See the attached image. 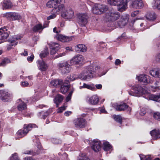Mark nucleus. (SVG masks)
<instances>
[{"instance_id":"obj_49","label":"nucleus","mask_w":160,"mask_h":160,"mask_svg":"<svg viewBox=\"0 0 160 160\" xmlns=\"http://www.w3.org/2000/svg\"><path fill=\"white\" fill-rule=\"evenodd\" d=\"M66 109V107L63 106L61 107L60 108H58L57 110V112L58 113H61L63 111L65 110Z\"/></svg>"},{"instance_id":"obj_19","label":"nucleus","mask_w":160,"mask_h":160,"mask_svg":"<svg viewBox=\"0 0 160 160\" xmlns=\"http://www.w3.org/2000/svg\"><path fill=\"white\" fill-rule=\"evenodd\" d=\"M91 147L96 152H98L101 150V144L100 142L98 139L94 140L92 142Z\"/></svg>"},{"instance_id":"obj_30","label":"nucleus","mask_w":160,"mask_h":160,"mask_svg":"<svg viewBox=\"0 0 160 160\" xmlns=\"http://www.w3.org/2000/svg\"><path fill=\"white\" fill-rule=\"evenodd\" d=\"M63 99V96L60 94H58L56 96L54 99V102L56 104L57 107H58L59 104L62 101Z\"/></svg>"},{"instance_id":"obj_15","label":"nucleus","mask_w":160,"mask_h":160,"mask_svg":"<svg viewBox=\"0 0 160 160\" xmlns=\"http://www.w3.org/2000/svg\"><path fill=\"white\" fill-rule=\"evenodd\" d=\"M114 107L116 110L118 111H124L127 110V111L130 112L132 110L131 108L124 103L119 105H115Z\"/></svg>"},{"instance_id":"obj_18","label":"nucleus","mask_w":160,"mask_h":160,"mask_svg":"<svg viewBox=\"0 0 160 160\" xmlns=\"http://www.w3.org/2000/svg\"><path fill=\"white\" fill-rule=\"evenodd\" d=\"M83 57L82 55L78 54L74 56L70 60V63L72 64H78L82 63Z\"/></svg>"},{"instance_id":"obj_51","label":"nucleus","mask_w":160,"mask_h":160,"mask_svg":"<svg viewBox=\"0 0 160 160\" xmlns=\"http://www.w3.org/2000/svg\"><path fill=\"white\" fill-rule=\"evenodd\" d=\"M34 55L32 54L30 56H28L27 58V60L28 62H32L34 58Z\"/></svg>"},{"instance_id":"obj_14","label":"nucleus","mask_w":160,"mask_h":160,"mask_svg":"<svg viewBox=\"0 0 160 160\" xmlns=\"http://www.w3.org/2000/svg\"><path fill=\"white\" fill-rule=\"evenodd\" d=\"M136 78L141 83L146 85L150 82L149 76L145 74H141L139 76H137Z\"/></svg>"},{"instance_id":"obj_9","label":"nucleus","mask_w":160,"mask_h":160,"mask_svg":"<svg viewBox=\"0 0 160 160\" xmlns=\"http://www.w3.org/2000/svg\"><path fill=\"white\" fill-rule=\"evenodd\" d=\"M21 37L20 36L17 37L14 35L13 37H10L8 41L10 43L7 45V48L8 50H10L12 48V47L15 46L18 43L17 41L21 39Z\"/></svg>"},{"instance_id":"obj_21","label":"nucleus","mask_w":160,"mask_h":160,"mask_svg":"<svg viewBox=\"0 0 160 160\" xmlns=\"http://www.w3.org/2000/svg\"><path fill=\"white\" fill-rule=\"evenodd\" d=\"M55 38L57 40L63 42H68L72 39L71 38L60 34H57Z\"/></svg>"},{"instance_id":"obj_24","label":"nucleus","mask_w":160,"mask_h":160,"mask_svg":"<svg viewBox=\"0 0 160 160\" xmlns=\"http://www.w3.org/2000/svg\"><path fill=\"white\" fill-rule=\"evenodd\" d=\"M48 22H45L44 23L42 26L41 24H38L35 25L33 28V31L37 32L42 31L44 28L48 26Z\"/></svg>"},{"instance_id":"obj_57","label":"nucleus","mask_w":160,"mask_h":160,"mask_svg":"<svg viewBox=\"0 0 160 160\" xmlns=\"http://www.w3.org/2000/svg\"><path fill=\"white\" fill-rule=\"evenodd\" d=\"M21 55L26 56L28 55V52L27 50H25L23 52L21 53Z\"/></svg>"},{"instance_id":"obj_60","label":"nucleus","mask_w":160,"mask_h":160,"mask_svg":"<svg viewBox=\"0 0 160 160\" xmlns=\"http://www.w3.org/2000/svg\"><path fill=\"white\" fill-rule=\"evenodd\" d=\"M96 88L98 89H101L102 88V85L101 84H96L95 85Z\"/></svg>"},{"instance_id":"obj_61","label":"nucleus","mask_w":160,"mask_h":160,"mask_svg":"<svg viewBox=\"0 0 160 160\" xmlns=\"http://www.w3.org/2000/svg\"><path fill=\"white\" fill-rule=\"evenodd\" d=\"M65 55V53H60V54H59V55H56L55 56V58H59L60 57H62V56H63Z\"/></svg>"},{"instance_id":"obj_6","label":"nucleus","mask_w":160,"mask_h":160,"mask_svg":"<svg viewBox=\"0 0 160 160\" xmlns=\"http://www.w3.org/2000/svg\"><path fill=\"white\" fill-rule=\"evenodd\" d=\"M108 9L106 5L96 4L92 8V12L95 14H101L106 11Z\"/></svg>"},{"instance_id":"obj_3","label":"nucleus","mask_w":160,"mask_h":160,"mask_svg":"<svg viewBox=\"0 0 160 160\" xmlns=\"http://www.w3.org/2000/svg\"><path fill=\"white\" fill-rule=\"evenodd\" d=\"M64 0H51L47 2L46 5L48 7L53 8L52 11L57 14L64 8Z\"/></svg>"},{"instance_id":"obj_44","label":"nucleus","mask_w":160,"mask_h":160,"mask_svg":"<svg viewBox=\"0 0 160 160\" xmlns=\"http://www.w3.org/2000/svg\"><path fill=\"white\" fill-rule=\"evenodd\" d=\"M153 118L158 121H160V112H157L153 113Z\"/></svg>"},{"instance_id":"obj_12","label":"nucleus","mask_w":160,"mask_h":160,"mask_svg":"<svg viewBox=\"0 0 160 160\" xmlns=\"http://www.w3.org/2000/svg\"><path fill=\"white\" fill-rule=\"evenodd\" d=\"M120 18L119 20L115 22V26L116 27L122 28L127 23L128 18L127 15H123L120 16Z\"/></svg>"},{"instance_id":"obj_27","label":"nucleus","mask_w":160,"mask_h":160,"mask_svg":"<svg viewBox=\"0 0 160 160\" xmlns=\"http://www.w3.org/2000/svg\"><path fill=\"white\" fill-rule=\"evenodd\" d=\"M150 74L153 77L158 78L160 80V68H155L149 71Z\"/></svg>"},{"instance_id":"obj_55","label":"nucleus","mask_w":160,"mask_h":160,"mask_svg":"<svg viewBox=\"0 0 160 160\" xmlns=\"http://www.w3.org/2000/svg\"><path fill=\"white\" fill-rule=\"evenodd\" d=\"M29 85L27 81H24L22 82L21 85L23 87H27Z\"/></svg>"},{"instance_id":"obj_7","label":"nucleus","mask_w":160,"mask_h":160,"mask_svg":"<svg viewBox=\"0 0 160 160\" xmlns=\"http://www.w3.org/2000/svg\"><path fill=\"white\" fill-rule=\"evenodd\" d=\"M120 14L118 12H109L106 15L105 18L108 22H113L119 19Z\"/></svg>"},{"instance_id":"obj_54","label":"nucleus","mask_w":160,"mask_h":160,"mask_svg":"<svg viewBox=\"0 0 160 160\" xmlns=\"http://www.w3.org/2000/svg\"><path fill=\"white\" fill-rule=\"evenodd\" d=\"M51 44H54L53 46V48L56 50H58L59 49V45L58 43L55 42H52Z\"/></svg>"},{"instance_id":"obj_39","label":"nucleus","mask_w":160,"mask_h":160,"mask_svg":"<svg viewBox=\"0 0 160 160\" xmlns=\"http://www.w3.org/2000/svg\"><path fill=\"white\" fill-rule=\"evenodd\" d=\"M83 88H87L92 90H94L96 89L94 87H92L86 83H84L82 86H81L80 87V89H82Z\"/></svg>"},{"instance_id":"obj_17","label":"nucleus","mask_w":160,"mask_h":160,"mask_svg":"<svg viewBox=\"0 0 160 160\" xmlns=\"http://www.w3.org/2000/svg\"><path fill=\"white\" fill-rule=\"evenodd\" d=\"M5 15L7 18L12 20H19L21 18L19 15L15 12H7L5 14Z\"/></svg>"},{"instance_id":"obj_31","label":"nucleus","mask_w":160,"mask_h":160,"mask_svg":"<svg viewBox=\"0 0 160 160\" xmlns=\"http://www.w3.org/2000/svg\"><path fill=\"white\" fill-rule=\"evenodd\" d=\"M78 78L77 75L75 74H73L70 76H68L64 81V83L67 84H68L71 81H73Z\"/></svg>"},{"instance_id":"obj_52","label":"nucleus","mask_w":160,"mask_h":160,"mask_svg":"<svg viewBox=\"0 0 160 160\" xmlns=\"http://www.w3.org/2000/svg\"><path fill=\"white\" fill-rule=\"evenodd\" d=\"M38 100V98H37L36 95H34L32 96V97L30 98V100L31 102H34Z\"/></svg>"},{"instance_id":"obj_33","label":"nucleus","mask_w":160,"mask_h":160,"mask_svg":"<svg viewBox=\"0 0 160 160\" xmlns=\"http://www.w3.org/2000/svg\"><path fill=\"white\" fill-rule=\"evenodd\" d=\"M63 83L62 80H53L51 81L50 85L52 87H57L59 85H61Z\"/></svg>"},{"instance_id":"obj_63","label":"nucleus","mask_w":160,"mask_h":160,"mask_svg":"<svg viewBox=\"0 0 160 160\" xmlns=\"http://www.w3.org/2000/svg\"><path fill=\"white\" fill-rule=\"evenodd\" d=\"M24 160H34L31 157H27V158H24Z\"/></svg>"},{"instance_id":"obj_2","label":"nucleus","mask_w":160,"mask_h":160,"mask_svg":"<svg viewBox=\"0 0 160 160\" xmlns=\"http://www.w3.org/2000/svg\"><path fill=\"white\" fill-rule=\"evenodd\" d=\"M99 67L95 64L87 66L82 74L81 78L84 80L96 76V73L98 72Z\"/></svg>"},{"instance_id":"obj_34","label":"nucleus","mask_w":160,"mask_h":160,"mask_svg":"<svg viewBox=\"0 0 160 160\" xmlns=\"http://www.w3.org/2000/svg\"><path fill=\"white\" fill-rule=\"evenodd\" d=\"M146 18L147 19L150 21H153L156 19V16L154 12H150L147 14Z\"/></svg>"},{"instance_id":"obj_13","label":"nucleus","mask_w":160,"mask_h":160,"mask_svg":"<svg viewBox=\"0 0 160 160\" xmlns=\"http://www.w3.org/2000/svg\"><path fill=\"white\" fill-rule=\"evenodd\" d=\"M78 18V23L80 25L84 26L87 24L88 17L86 14L85 13L79 14Z\"/></svg>"},{"instance_id":"obj_5","label":"nucleus","mask_w":160,"mask_h":160,"mask_svg":"<svg viewBox=\"0 0 160 160\" xmlns=\"http://www.w3.org/2000/svg\"><path fill=\"white\" fill-rule=\"evenodd\" d=\"M108 2L111 5L117 6L118 9L120 12L125 9L126 3L123 0H108Z\"/></svg>"},{"instance_id":"obj_62","label":"nucleus","mask_w":160,"mask_h":160,"mask_svg":"<svg viewBox=\"0 0 160 160\" xmlns=\"http://www.w3.org/2000/svg\"><path fill=\"white\" fill-rule=\"evenodd\" d=\"M159 89V87H155L153 89H152V90L154 92L156 91H157Z\"/></svg>"},{"instance_id":"obj_22","label":"nucleus","mask_w":160,"mask_h":160,"mask_svg":"<svg viewBox=\"0 0 160 160\" xmlns=\"http://www.w3.org/2000/svg\"><path fill=\"white\" fill-rule=\"evenodd\" d=\"M7 30L6 28L0 29V40L4 41L7 39L9 36V34L7 32Z\"/></svg>"},{"instance_id":"obj_1","label":"nucleus","mask_w":160,"mask_h":160,"mask_svg":"<svg viewBox=\"0 0 160 160\" xmlns=\"http://www.w3.org/2000/svg\"><path fill=\"white\" fill-rule=\"evenodd\" d=\"M129 86L134 91L135 93L138 94L136 95L137 96H139L142 94L146 95L147 96V98L148 97L149 99L160 102V94L158 95L151 94L147 90L143 88L140 85H136L132 86L129 84Z\"/></svg>"},{"instance_id":"obj_41","label":"nucleus","mask_w":160,"mask_h":160,"mask_svg":"<svg viewBox=\"0 0 160 160\" xmlns=\"http://www.w3.org/2000/svg\"><path fill=\"white\" fill-rule=\"evenodd\" d=\"M10 62V61L9 59L7 58H5L0 63V66H5L7 64L9 63Z\"/></svg>"},{"instance_id":"obj_42","label":"nucleus","mask_w":160,"mask_h":160,"mask_svg":"<svg viewBox=\"0 0 160 160\" xmlns=\"http://www.w3.org/2000/svg\"><path fill=\"white\" fill-rule=\"evenodd\" d=\"M139 156L141 160H151V156L149 155L145 156L142 154H140Z\"/></svg>"},{"instance_id":"obj_40","label":"nucleus","mask_w":160,"mask_h":160,"mask_svg":"<svg viewBox=\"0 0 160 160\" xmlns=\"http://www.w3.org/2000/svg\"><path fill=\"white\" fill-rule=\"evenodd\" d=\"M113 118L117 122L121 124L122 122V118L120 115H114L113 116Z\"/></svg>"},{"instance_id":"obj_23","label":"nucleus","mask_w":160,"mask_h":160,"mask_svg":"<svg viewBox=\"0 0 160 160\" xmlns=\"http://www.w3.org/2000/svg\"><path fill=\"white\" fill-rule=\"evenodd\" d=\"M11 94L6 91L1 90L0 91V98L3 101H7L9 98L11 96Z\"/></svg>"},{"instance_id":"obj_20","label":"nucleus","mask_w":160,"mask_h":160,"mask_svg":"<svg viewBox=\"0 0 160 160\" xmlns=\"http://www.w3.org/2000/svg\"><path fill=\"white\" fill-rule=\"evenodd\" d=\"M87 100L89 104L96 105L98 103L99 99L97 95H93L90 97H88Z\"/></svg>"},{"instance_id":"obj_25","label":"nucleus","mask_w":160,"mask_h":160,"mask_svg":"<svg viewBox=\"0 0 160 160\" xmlns=\"http://www.w3.org/2000/svg\"><path fill=\"white\" fill-rule=\"evenodd\" d=\"M152 138L154 139L160 138V129H155L150 132Z\"/></svg>"},{"instance_id":"obj_35","label":"nucleus","mask_w":160,"mask_h":160,"mask_svg":"<svg viewBox=\"0 0 160 160\" xmlns=\"http://www.w3.org/2000/svg\"><path fill=\"white\" fill-rule=\"evenodd\" d=\"M103 148L105 151H108L111 149L112 150V146L108 142H105L103 143Z\"/></svg>"},{"instance_id":"obj_47","label":"nucleus","mask_w":160,"mask_h":160,"mask_svg":"<svg viewBox=\"0 0 160 160\" xmlns=\"http://www.w3.org/2000/svg\"><path fill=\"white\" fill-rule=\"evenodd\" d=\"M52 142L54 144H59L61 143V140L57 138H52Z\"/></svg>"},{"instance_id":"obj_59","label":"nucleus","mask_w":160,"mask_h":160,"mask_svg":"<svg viewBox=\"0 0 160 160\" xmlns=\"http://www.w3.org/2000/svg\"><path fill=\"white\" fill-rule=\"evenodd\" d=\"M121 61L119 59H117L115 62L116 65H118L121 63Z\"/></svg>"},{"instance_id":"obj_16","label":"nucleus","mask_w":160,"mask_h":160,"mask_svg":"<svg viewBox=\"0 0 160 160\" xmlns=\"http://www.w3.org/2000/svg\"><path fill=\"white\" fill-rule=\"evenodd\" d=\"M75 127L78 128H84L86 124L85 120L82 118H78L74 121Z\"/></svg>"},{"instance_id":"obj_46","label":"nucleus","mask_w":160,"mask_h":160,"mask_svg":"<svg viewBox=\"0 0 160 160\" xmlns=\"http://www.w3.org/2000/svg\"><path fill=\"white\" fill-rule=\"evenodd\" d=\"M23 153L25 154H30L32 155H34L38 153V152H33L32 151H26L23 152Z\"/></svg>"},{"instance_id":"obj_58","label":"nucleus","mask_w":160,"mask_h":160,"mask_svg":"<svg viewBox=\"0 0 160 160\" xmlns=\"http://www.w3.org/2000/svg\"><path fill=\"white\" fill-rule=\"evenodd\" d=\"M72 113L71 112L69 111H67L65 112L64 114L66 116H68Z\"/></svg>"},{"instance_id":"obj_48","label":"nucleus","mask_w":160,"mask_h":160,"mask_svg":"<svg viewBox=\"0 0 160 160\" xmlns=\"http://www.w3.org/2000/svg\"><path fill=\"white\" fill-rule=\"evenodd\" d=\"M10 160H19L17 153H15L12 154V156L10 157Z\"/></svg>"},{"instance_id":"obj_43","label":"nucleus","mask_w":160,"mask_h":160,"mask_svg":"<svg viewBox=\"0 0 160 160\" xmlns=\"http://www.w3.org/2000/svg\"><path fill=\"white\" fill-rule=\"evenodd\" d=\"M48 54V51L47 49H45L44 51H42L40 54V56L42 58L46 57Z\"/></svg>"},{"instance_id":"obj_32","label":"nucleus","mask_w":160,"mask_h":160,"mask_svg":"<svg viewBox=\"0 0 160 160\" xmlns=\"http://www.w3.org/2000/svg\"><path fill=\"white\" fill-rule=\"evenodd\" d=\"M62 83L63 84H61V92L62 93L64 94L69 89L70 87L68 84H67L66 83H65L64 82L63 83V82Z\"/></svg>"},{"instance_id":"obj_53","label":"nucleus","mask_w":160,"mask_h":160,"mask_svg":"<svg viewBox=\"0 0 160 160\" xmlns=\"http://www.w3.org/2000/svg\"><path fill=\"white\" fill-rule=\"evenodd\" d=\"M155 59L157 62L160 63V53L156 55Z\"/></svg>"},{"instance_id":"obj_29","label":"nucleus","mask_w":160,"mask_h":160,"mask_svg":"<svg viewBox=\"0 0 160 160\" xmlns=\"http://www.w3.org/2000/svg\"><path fill=\"white\" fill-rule=\"evenodd\" d=\"M75 50L76 52H83L86 51L87 48L86 46L83 44H79L75 46Z\"/></svg>"},{"instance_id":"obj_11","label":"nucleus","mask_w":160,"mask_h":160,"mask_svg":"<svg viewBox=\"0 0 160 160\" xmlns=\"http://www.w3.org/2000/svg\"><path fill=\"white\" fill-rule=\"evenodd\" d=\"M120 18L119 20L115 22V26L116 27L122 28L127 23L128 18L127 15H123L120 16Z\"/></svg>"},{"instance_id":"obj_38","label":"nucleus","mask_w":160,"mask_h":160,"mask_svg":"<svg viewBox=\"0 0 160 160\" xmlns=\"http://www.w3.org/2000/svg\"><path fill=\"white\" fill-rule=\"evenodd\" d=\"M18 108L19 111H22L27 108L26 104L24 102H22L19 104Z\"/></svg>"},{"instance_id":"obj_10","label":"nucleus","mask_w":160,"mask_h":160,"mask_svg":"<svg viewBox=\"0 0 160 160\" xmlns=\"http://www.w3.org/2000/svg\"><path fill=\"white\" fill-rule=\"evenodd\" d=\"M62 10L61 16L65 19H70L74 17V12L72 9L68 8L65 10L64 8Z\"/></svg>"},{"instance_id":"obj_28","label":"nucleus","mask_w":160,"mask_h":160,"mask_svg":"<svg viewBox=\"0 0 160 160\" xmlns=\"http://www.w3.org/2000/svg\"><path fill=\"white\" fill-rule=\"evenodd\" d=\"M37 62L38 64V68L40 70L42 71H45L47 68V65L45 63V62L42 60H38Z\"/></svg>"},{"instance_id":"obj_64","label":"nucleus","mask_w":160,"mask_h":160,"mask_svg":"<svg viewBox=\"0 0 160 160\" xmlns=\"http://www.w3.org/2000/svg\"><path fill=\"white\" fill-rule=\"evenodd\" d=\"M71 97V96H70L68 95V96L66 98V101L67 102H68L70 100Z\"/></svg>"},{"instance_id":"obj_36","label":"nucleus","mask_w":160,"mask_h":160,"mask_svg":"<svg viewBox=\"0 0 160 160\" xmlns=\"http://www.w3.org/2000/svg\"><path fill=\"white\" fill-rule=\"evenodd\" d=\"M48 115L49 113L48 111L44 112L42 111L39 112L38 114V116L41 118L45 119Z\"/></svg>"},{"instance_id":"obj_26","label":"nucleus","mask_w":160,"mask_h":160,"mask_svg":"<svg viewBox=\"0 0 160 160\" xmlns=\"http://www.w3.org/2000/svg\"><path fill=\"white\" fill-rule=\"evenodd\" d=\"M131 5L132 8H137L142 7L143 3L142 0H132Z\"/></svg>"},{"instance_id":"obj_50","label":"nucleus","mask_w":160,"mask_h":160,"mask_svg":"<svg viewBox=\"0 0 160 160\" xmlns=\"http://www.w3.org/2000/svg\"><path fill=\"white\" fill-rule=\"evenodd\" d=\"M53 12V13L51 14V15L48 17L47 18V19L48 20H50V19H53L55 18L57 15L59 13H56V12Z\"/></svg>"},{"instance_id":"obj_37","label":"nucleus","mask_w":160,"mask_h":160,"mask_svg":"<svg viewBox=\"0 0 160 160\" xmlns=\"http://www.w3.org/2000/svg\"><path fill=\"white\" fill-rule=\"evenodd\" d=\"M4 7L7 9L11 8L12 5V3L9 0H6L4 1Z\"/></svg>"},{"instance_id":"obj_56","label":"nucleus","mask_w":160,"mask_h":160,"mask_svg":"<svg viewBox=\"0 0 160 160\" xmlns=\"http://www.w3.org/2000/svg\"><path fill=\"white\" fill-rule=\"evenodd\" d=\"M155 3L157 5V7L158 9L160 10V1L158 2L157 1H155Z\"/></svg>"},{"instance_id":"obj_8","label":"nucleus","mask_w":160,"mask_h":160,"mask_svg":"<svg viewBox=\"0 0 160 160\" xmlns=\"http://www.w3.org/2000/svg\"><path fill=\"white\" fill-rule=\"evenodd\" d=\"M58 66L59 70L62 74H66L70 72L71 70L70 66L66 62L59 63Z\"/></svg>"},{"instance_id":"obj_4","label":"nucleus","mask_w":160,"mask_h":160,"mask_svg":"<svg viewBox=\"0 0 160 160\" xmlns=\"http://www.w3.org/2000/svg\"><path fill=\"white\" fill-rule=\"evenodd\" d=\"M37 127V126L35 124H24L23 128L19 130L16 133V139H19L24 137L32 128Z\"/></svg>"},{"instance_id":"obj_45","label":"nucleus","mask_w":160,"mask_h":160,"mask_svg":"<svg viewBox=\"0 0 160 160\" xmlns=\"http://www.w3.org/2000/svg\"><path fill=\"white\" fill-rule=\"evenodd\" d=\"M54 44H51L50 46V48L51 49V50L50 51V54L51 55H53L55 54L56 52L58 50H57L55 49L54 48H53V46H54Z\"/></svg>"}]
</instances>
